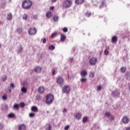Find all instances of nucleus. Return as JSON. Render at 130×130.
I'll return each instance as SVG.
<instances>
[{
	"label": "nucleus",
	"instance_id": "54",
	"mask_svg": "<svg viewBox=\"0 0 130 130\" xmlns=\"http://www.w3.org/2000/svg\"><path fill=\"white\" fill-rule=\"evenodd\" d=\"M51 2H52V3H55V2H56V1L57 0H51Z\"/></svg>",
	"mask_w": 130,
	"mask_h": 130
},
{
	"label": "nucleus",
	"instance_id": "18",
	"mask_svg": "<svg viewBox=\"0 0 130 130\" xmlns=\"http://www.w3.org/2000/svg\"><path fill=\"white\" fill-rule=\"evenodd\" d=\"M112 43H116V42H117V37H116V36H114L112 38Z\"/></svg>",
	"mask_w": 130,
	"mask_h": 130
},
{
	"label": "nucleus",
	"instance_id": "27",
	"mask_svg": "<svg viewBox=\"0 0 130 130\" xmlns=\"http://www.w3.org/2000/svg\"><path fill=\"white\" fill-rule=\"evenodd\" d=\"M8 117L9 118H13V117H15V114L14 113H11L8 115Z\"/></svg>",
	"mask_w": 130,
	"mask_h": 130
},
{
	"label": "nucleus",
	"instance_id": "58",
	"mask_svg": "<svg viewBox=\"0 0 130 130\" xmlns=\"http://www.w3.org/2000/svg\"><path fill=\"white\" fill-rule=\"evenodd\" d=\"M9 92H11L12 91V90L11 89H9Z\"/></svg>",
	"mask_w": 130,
	"mask_h": 130
},
{
	"label": "nucleus",
	"instance_id": "26",
	"mask_svg": "<svg viewBox=\"0 0 130 130\" xmlns=\"http://www.w3.org/2000/svg\"><path fill=\"white\" fill-rule=\"evenodd\" d=\"M49 50H54V49H55V46H54L53 45H52L49 47Z\"/></svg>",
	"mask_w": 130,
	"mask_h": 130
},
{
	"label": "nucleus",
	"instance_id": "56",
	"mask_svg": "<svg viewBox=\"0 0 130 130\" xmlns=\"http://www.w3.org/2000/svg\"><path fill=\"white\" fill-rule=\"evenodd\" d=\"M0 48H2V44H0Z\"/></svg>",
	"mask_w": 130,
	"mask_h": 130
},
{
	"label": "nucleus",
	"instance_id": "48",
	"mask_svg": "<svg viewBox=\"0 0 130 130\" xmlns=\"http://www.w3.org/2000/svg\"><path fill=\"white\" fill-rule=\"evenodd\" d=\"M3 100H7V96L4 95L3 96Z\"/></svg>",
	"mask_w": 130,
	"mask_h": 130
},
{
	"label": "nucleus",
	"instance_id": "31",
	"mask_svg": "<svg viewBox=\"0 0 130 130\" xmlns=\"http://www.w3.org/2000/svg\"><path fill=\"white\" fill-rule=\"evenodd\" d=\"M20 107H21V108H24L25 107V103H20L19 104Z\"/></svg>",
	"mask_w": 130,
	"mask_h": 130
},
{
	"label": "nucleus",
	"instance_id": "53",
	"mask_svg": "<svg viewBox=\"0 0 130 130\" xmlns=\"http://www.w3.org/2000/svg\"><path fill=\"white\" fill-rule=\"evenodd\" d=\"M54 9V7L53 6H52L50 8V10H53Z\"/></svg>",
	"mask_w": 130,
	"mask_h": 130
},
{
	"label": "nucleus",
	"instance_id": "12",
	"mask_svg": "<svg viewBox=\"0 0 130 130\" xmlns=\"http://www.w3.org/2000/svg\"><path fill=\"white\" fill-rule=\"evenodd\" d=\"M42 70V68L39 66H38L36 67L35 69H34V72H35V73H41Z\"/></svg>",
	"mask_w": 130,
	"mask_h": 130
},
{
	"label": "nucleus",
	"instance_id": "21",
	"mask_svg": "<svg viewBox=\"0 0 130 130\" xmlns=\"http://www.w3.org/2000/svg\"><path fill=\"white\" fill-rule=\"evenodd\" d=\"M19 130H26V126L24 124L20 125L19 127Z\"/></svg>",
	"mask_w": 130,
	"mask_h": 130
},
{
	"label": "nucleus",
	"instance_id": "34",
	"mask_svg": "<svg viewBox=\"0 0 130 130\" xmlns=\"http://www.w3.org/2000/svg\"><path fill=\"white\" fill-rule=\"evenodd\" d=\"M53 20L55 21L56 22L57 20H58V16H54L53 18Z\"/></svg>",
	"mask_w": 130,
	"mask_h": 130
},
{
	"label": "nucleus",
	"instance_id": "15",
	"mask_svg": "<svg viewBox=\"0 0 130 130\" xmlns=\"http://www.w3.org/2000/svg\"><path fill=\"white\" fill-rule=\"evenodd\" d=\"M7 19L8 21H11L13 19V14L12 13H8Z\"/></svg>",
	"mask_w": 130,
	"mask_h": 130
},
{
	"label": "nucleus",
	"instance_id": "10",
	"mask_svg": "<svg viewBox=\"0 0 130 130\" xmlns=\"http://www.w3.org/2000/svg\"><path fill=\"white\" fill-rule=\"evenodd\" d=\"M105 116L106 117H108V118H109V119H110V120H113L114 119V116H113L109 112H106L105 114Z\"/></svg>",
	"mask_w": 130,
	"mask_h": 130
},
{
	"label": "nucleus",
	"instance_id": "29",
	"mask_svg": "<svg viewBox=\"0 0 130 130\" xmlns=\"http://www.w3.org/2000/svg\"><path fill=\"white\" fill-rule=\"evenodd\" d=\"M22 50H23V47H22L21 45H20L19 49H18V52L19 53H21V52H22Z\"/></svg>",
	"mask_w": 130,
	"mask_h": 130
},
{
	"label": "nucleus",
	"instance_id": "6",
	"mask_svg": "<svg viewBox=\"0 0 130 130\" xmlns=\"http://www.w3.org/2000/svg\"><path fill=\"white\" fill-rule=\"evenodd\" d=\"M28 32L29 35H35L37 30L35 27H30Z\"/></svg>",
	"mask_w": 130,
	"mask_h": 130
},
{
	"label": "nucleus",
	"instance_id": "50",
	"mask_svg": "<svg viewBox=\"0 0 130 130\" xmlns=\"http://www.w3.org/2000/svg\"><path fill=\"white\" fill-rule=\"evenodd\" d=\"M55 74H56L55 71H54V70H52V75L55 76Z\"/></svg>",
	"mask_w": 130,
	"mask_h": 130
},
{
	"label": "nucleus",
	"instance_id": "22",
	"mask_svg": "<svg viewBox=\"0 0 130 130\" xmlns=\"http://www.w3.org/2000/svg\"><path fill=\"white\" fill-rule=\"evenodd\" d=\"M125 71H126V67H122L120 69L121 73H125Z\"/></svg>",
	"mask_w": 130,
	"mask_h": 130
},
{
	"label": "nucleus",
	"instance_id": "25",
	"mask_svg": "<svg viewBox=\"0 0 130 130\" xmlns=\"http://www.w3.org/2000/svg\"><path fill=\"white\" fill-rule=\"evenodd\" d=\"M21 92L22 93H27V88H26L25 87H23L21 88Z\"/></svg>",
	"mask_w": 130,
	"mask_h": 130
},
{
	"label": "nucleus",
	"instance_id": "30",
	"mask_svg": "<svg viewBox=\"0 0 130 130\" xmlns=\"http://www.w3.org/2000/svg\"><path fill=\"white\" fill-rule=\"evenodd\" d=\"M87 120H88V117H84L82 119V121L84 123H85V122H87Z\"/></svg>",
	"mask_w": 130,
	"mask_h": 130
},
{
	"label": "nucleus",
	"instance_id": "19",
	"mask_svg": "<svg viewBox=\"0 0 130 130\" xmlns=\"http://www.w3.org/2000/svg\"><path fill=\"white\" fill-rule=\"evenodd\" d=\"M31 110H32V111H34V112H38V108L36 106H33L31 107Z\"/></svg>",
	"mask_w": 130,
	"mask_h": 130
},
{
	"label": "nucleus",
	"instance_id": "1",
	"mask_svg": "<svg viewBox=\"0 0 130 130\" xmlns=\"http://www.w3.org/2000/svg\"><path fill=\"white\" fill-rule=\"evenodd\" d=\"M22 6L25 10H29L32 7V1L30 0H24L22 2Z\"/></svg>",
	"mask_w": 130,
	"mask_h": 130
},
{
	"label": "nucleus",
	"instance_id": "37",
	"mask_svg": "<svg viewBox=\"0 0 130 130\" xmlns=\"http://www.w3.org/2000/svg\"><path fill=\"white\" fill-rule=\"evenodd\" d=\"M89 77L91 78H93L94 77V72H90L89 74Z\"/></svg>",
	"mask_w": 130,
	"mask_h": 130
},
{
	"label": "nucleus",
	"instance_id": "16",
	"mask_svg": "<svg viewBox=\"0 0 130 130\" xmlns=\"http://www.w3.org/2000/svg\"><path fill=\"white\" fill-rule=\"evenodd\" d=\"M75 117L78 120L81 119V118L82 117V114H81L80 113H76V114L75 115Z\"/></svg>",
	"mask_w": 130,
	"mask_h": 130
},
{
	"label": "nucleus",
	"instance_id": "13",
	"mask_svg": "<svg viewBox=\"0 0 130 130\" xmlns=\"http://www.w3.org/2000/svg\"><path fill=\"white\" fill-rule=\"evenodd\" d=\"M38 92L40 94H42L44 92V87L40 86L38 89Z\"/></svg>",
	"mask_w": 130,
	"mask_h": 130
},
{
	"label": "nucleus",
	"instance_id": "35",
	"mask_svg": "<svg viewBox=\"0 0 130 130\" xmlns=\"http://www.w3.org/2000/svg\"><path fill=\"white\" fill-rule=\"evenodd\" d=\"M105 5V1L103 0L102 1V5L101 6H100V9H101V8H102V7Z\"/></svg>",
	"mask_w": 130,
	"mask_h": 130
},
{
	"label": "nucleus",
	"instance_id": "3",
	"mask_svg": "<svg viewBox=\"0 0 130 130\" xmlns=\"http://www.w3.org/2000/svg\"><path fill=\"white\" fill-rule=\"evenodd\" d=\"M62 6L65 9H68L72 6V1L71 0H64L62 3Z\"/></svg>",
	"mask_w": 130,
	"mask_h": 130
},
{
	"label": "nucleus",
	"instance_id": "46",
	"mask_svg": "<svg viewBox=\"0 0 130 130\" xmlns=\"http://www.w3.org/2000/svg\"><path fill=\"white\" fill-rule=\"evenodd\" d=\"M10 86H11V88H15V87H16L14 83H11Z\"/></svg>",
	"mask_w": 130,
	"mask_h": 130
},
{
	"label": "nucleus",
	"instance_id": "47",
	"mask_svg": "<svg viewBox=\"0 0 130 130\" xmlns=\"http://www.w3.org/2000/svg\"><path fill=\"white\" fill-rule=\"evenodd\" d=\"M101 89H102L101 86H99L97 88V91H101Z\"/></svg>",
	"mask_w": 130,
	"mask_h": 130
},
{
	"label": "nucleus",
	"instance_id": "7",
	"mask_svg": "<svg viewBox=\"0 0 130 130\" xmlns=\"http://www.w3.org/2000/svg\"><path fill=\"white\" fill-rule=\"evenodd\" d=\"M122 122L124 124H127L129 122V118L127 116H124L122 118Z\"/></svg>",
	"mask_w": 130,
	"mask_h": 130
},
{
	"label": "nucleus",
	"instance_id": "5",
	"mask_svg": "<svg viewBox=\"0 0 130 130\" xmlns=\"http://www.w3.org/2000/svg\"><path fill=\"white\" fill-rule=\"evenodd\" d=\"M111 95L113 97H118L120 95V91L118 89H116L114 91H112Z\"/></svg>",
	"mask_w": 130,
	"mask_h": 130
},
{
	"label": "nucleus",
	"instance_id": "33",
	"mask_svg": "<svg viewBox=\"0 0 130 130\" xmlns=\"http://www.w3.org/2000/svg\"><path fill=\"white\" fill-rule=\"evenodd\" d=\"M56 36H57V33H56V32H54L51 35V37L52 38H54L56 37Z\"/></svg>",
	"mask_w": 130,
	"mask_h": 130
},
{
	"label": "nucleus",
	"instance_id": "51",
	"mask_svg": "<svg viewBox=\"0 0 130 130\" xmlns=\"http://www.w3.org/2000/svg\"><path fill=\"white\" fill-rule=\"evenodd\" d=\"M63 113H66L67 112V109L64 108L63 111H62Z\"/></svg>",
	"mask_w": 130,
	"mask_h": 130
},
{
	"label": "nucleus",
	"instance_id": "20",
	"mask_svg": "<svg viewBox=\"0 0 130 130\" xmlns=\"http://www.w3.org/2000/svg\"><path fill=\"white\" fill-rule=\"evenodd\" d=\"M84 3V0H75V3L77 5H81Z\"/></svg>",
	"mask_w": 130,
	"mask_h": 130
},
{
	"label": "nucleus",
	"instance_id": "59",
	"mask_svg": "<svg viewBox=\"0 0 130 130\" xmlns=\"http://www.w3.org/2000/svg\"><path fill=\"white\" fill-rule=\"evenodd\" d=\"M31 72H33V71L31 70Z\"/></svg>",
	"mask_w": 130,
	"mask_h": 130
},
{
	"label": "nucleus",
	"instance_id": "28",
	"mask_svg": "<svg viewBox=\"0 0 130 130\" xmlns=\"http://www.w3.org/2000/svg\"><path fill=\"white\" fill-rule=\"evenodd\" d=\"M85 16L89 18V17H91V12H87L85 13Z\"/></svg>",
	"mask_w": 130,
	"mask_h": 130
},
{
	"label": "nucleus",
	"instance_id": "49",
	"mask_svg": "<svg viewBox=\"0 0 130 130\" xmlns=\"http://www.w3.org/2000/svg\"><path fill=\"white\" fill-rule=\"evenodd\" d=\"M108 53H109L108 51L105 50V54L106 55H108Z\"/></svg>",
	"mask_w": 130,
	"mask_h": 130
},
{
	"label": "nucleus",
	"instance_id": "11",
	"mask_svg": "<svg viewBox=\"0 0 130 130\" xmlns=\"http://www.w3.org/2000/svg\"><path fill=\"white\" fill-rule=\"evenodd\" d=\"M88 73L87 72V71L86 70H83L80 73V76L82 77V78H84V77H86L87 76Z\"/></svg>",
	"mask_w": 130,
	"mask_h": 130
},
{
	"label": "nucleus",
	"instance_id": "43",
	"mask_svg": "<svg viewBox=\"0 0 130 130\" xmlns=\"http://www.w3.org/2000/svg\"><path fill=\"white\" fill-rule=\"evenodd\" d=\"M69 128H70V125H67V126H66L64 127V130H68Z\"/></svg>",
	"mask_w": 130,
	"mask_h": 130
},
{
	"label": "nucleus",
	"instance_id": "42",
	"mask_svg": "<svg viewBox=\"0 0 130 130\" xmlns=\"http://www.w3.org/2000/svg\"><path fill=\"white\" fill-rule=\"evenodd\" d=\"M4 128V124L0 123V130Z\"/></svg>",
	"mask_w": 130,
	"mask_h": 130
},
{
	"label": "nucleus",
	"instance_id": "24",
	"mask_svg": "<svg viewBox=\"0 0 130 130\" xmlns=\"http://www.w3.org/2000/svg\"><path fill=\"white\" fill-rule=\"evenodd\" d=\"M7 77L6 75H4L2 77V80L3 82H6V81H7Z\"/></svg>",
	"mask_w": 130,
	"mask_h": 130
},
{
	"label": "nucleus",
	"instance_id": "41",
	"mask_svg": "<svg viewBox=\"0 0 130 130\" xmlns=\"http://www.w3.org/2000/svg\"><path fill=\"white\" fill-rule=\"evenodd\" d=\"M30 117H34L35 116V114L34 113H31L29 114Z\"/></svg>",
	"mask_w": 130,
	"mask_h": 130
},
{
	"label": "nucleus",
	"instance_id": "36",
	"mask_svg": "<svg viewBox=\"0 0 130 130\" xmlns=\"http://www.w3.org/2000/svg\"><path fill=\"white\" fill-rule=\"evenodd\" d=\"M27 18H28V15H27L26 14H24L23 16V19H24V20H27Z\"/></svg>",
	"mask_w": 130,
	"mask_h": 130
},
{
	"label": "nucleus",
	"instance_id": "8",
	"mask_svg": "<svg viewBox=\"0 0 130 130\" xmlns=\"http://www.w3.org/2000/svg\"><path fill=\"white\" fill-rule=\"evenodd\" d=\"M64 82V80H63V78L60 76H58L57 78V83L58 84V85H63V83Z\"/></svg>",
	"mask_w": 130,
	"mask_h": 130
},
{
	"label": "nucleus",
	"instance_id": "39",
	"mask_svg": "<svg viewBox=\"0 0 130 130\" xmlns=\"http://www.w3.org/2000/svg\"><path fill=\"white\" fill-rule=\"evenodd\" d=\"M14 108H15V109H19V105L18 104L14 105Z\"/></svg>",
	"mask_w": 130,
	"mask_h": 130
},
{
	"label": "nucleus",
	"instance_id": "9",
	"mask_svg": "<svg viewBox=\"0 0 130 130\" xmlns=\"http://www.w3.org/2000/svg\"><path fill=\"white\" fill-rule=\"evenodd\" d=\"M97 60H98L97 58L95 57H92L90 58L89 60V63L90 66H95V64L97 63Z\"/></svg>",
	"mask_w": 130,
	"mask_h": 130
},
{
	"label": "nucleus",
	"instance_id": "45",
	"mask_svg": "<svg viewBox=\"0 0 130 130\" xmlns=\"http://www.w3.org/2000/svg\"><path fill=\"white\" fill-rule=\"evenodd\" d=\"M41 40H43L42 43L45 44V43H46V39L44 38L43 39H42Z\"/></svg>",
	"mask_w": 130,
	"mask_h": 130
},
{
	"label": "nucleus",
	"instance_id": "4",
	"mask_svg": "<svg viewBox=\"0 0 130 130\" xmlns=\"http://www.w3.org/2000/svg\"><path fill=\"white\" fill-rule=\"evenodd\" d=\"M62 93H64L65 94H68V93H70V91H71V88H70V86L66 85L63 87L62 89Z\"/></svg>",
	"mask_w": 130,
	"mask_h": 130
},
{
	"label": "nucleus",
	"instance_id": "52",
	"mask_svg": "<svg viewBox=\"0 0 130 130\" xmlns=\"http://www.w3.org/2000/svg\"><path fill=\"white\" fill-rule=\"evenodd\" d=\"M70 61H71V62L74 61V58H70Z\"/></svg>",
	"mask_w": 130,
	"mask_h": 130
},
{
	"label": "nucleus",
	"instance_id": "32",
	"mask_svg": "<svg viewBox=\"0 0 130 130\" xmlns=\"http://www.w3.org/2000/svg\"><path fill=\"white\" fill-rule=\"evenodd\" d=\"M51 15H52L51 12H48V13L46 14V17H47V18H50V17H51Z\"/></svg>",
	"mask_w": 130,
	"mask_h": 130
},
{
	"label": "nucleus",
	"instance_id": "23",
	"mask_svg": "<svg viewBox=\"0 0 130 130\" xmlns=\"http://www.w3.org/2000/svg\"><path fill=\"white\" fill-rule=\"evenodd\" d=\"M80 82L81 83H86L87 82V78L83 77L80 79Z\"/></svg>",
	"mask_w": 130,
	"mask_h": 130
},
{
	"label": "nucleus",
	"instance_id": "2",
	"mask_svg": "<svg viewBox=\"0 0 130 130\" xmlns=\"http://www.w3.org/2000/svg\"><path fill=\"white\" fill-rule=\"evenodd\" d=\"M54 100V96H53V95L51 94H49L47 95L46 103H47V105H50L51 104H52Z\"/></svg>",
	"mask_w": 130,
	"mask_h": 130
},
{
	"label": "nucleus",
	"instance_id": "17",
	"mask_svg": "<svg viewBox=\"0 0 130 130\" xmlns=\"http://www.w3.org/2000/svg\"><path fill=\"white\" fill-rule=\"evenodd\" d=\"M51 128H52V126L50 123L46 125V130H51Z\"/></svg>",
	"mask_w": 130,
	"mask_h": 130
},
{
	"label": "nucleus",
	"instance_id": "14",
	"mask_svg": "<svg viewBox=\"0 0 130 130\" xmlns=\"http://www.w3.org/2000/svg\"><path fill=\"white\" fill-rule=\"evenodd\" d=\"M67 39V37L64 35H61L60 37V41L61 42H64Z\"/></svg>",
	"mask_w": 130,
	"mask_h": 130
},
{
	"label": "nucleus",
	"instance_id": "55",
	"mask_svg": "<svg viewBox=\"0 0 130 130\" xmlns=\"http://www.w3.org/2000/svg\"><path fill=\"white\" fill-rule=\"evenodd\" d=\"M126 130H130V127H127Z\"/></svg>",
	"mask_w": 130,
	"mask_h": 130
},
{
	"label": "nucleus",
	"instance_id": "57",
	"mask_svg": "<svg viewBox=\"0 0 130 130\" xmlns=\"http://www.w3.org/2000/svg\"><path fill=\"white\" fill-rule=\"evenodd\" d=\"M36 18L35 17V19H37V16H35Z\"/></svg>",
	"mask_w": 130,
	"mask_h": 130
},
{
	"label": "nucleus",
	"instance_id": "40",
	"mask_svg": "<svg viewBox=\"0 0 130 130\" xmlns=\"http://www.w3.org/2000/svg\"><path fill=\"white\" fill-rule=\"evenodd\" d=\"M9 107V106L8 105H5L4 108V110H7Z\"/></svg>",
	"mask_w": 130,
	"mask_h": 130
},
{
	"label": "nucleus",
	"instance_id": "38",
	"mask_svg": "<svg viewBox=\"0 0 130 130\" xmlns=\"http://www.w3.org/2000/svg\"><path fill=\"white\" fill-rule=\"evenodd\" d=\"M17 32H18V33H22V28H18L17 29Z\"/></svg>",
	"mask_w": 130,
	"mask_h": 130
},
{
	"label": "nucleus",
	"instance_id": "44",
	"mask_svg": "<svg viewBox=\"0 0 130 130\" xmlns=\"http://www.w3.org/2000/svg\"><path fill=\"white\" fill-rule=\"evenodd\" d=\"M63 31L66 33L67 32H68V28L67 27H65L63 29Z\"/></svg>",
	"mask_w": 130,
	"mask_h": 130
}]
</instances>
